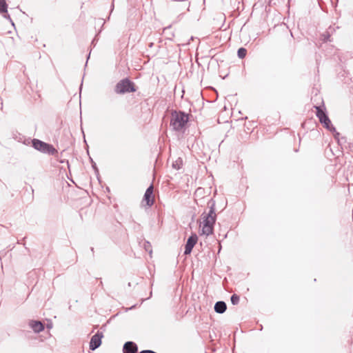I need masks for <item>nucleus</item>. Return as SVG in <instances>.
<instances>
[{"label":"nucleus","instance_id":"f257e3e1","mask_svg":"<svg viewBox=\"0 0 353 353\" xmlns=\"http://www.w3.org/2000/svg\"><path fill=\"white\" fill-rule=\"evenodd\" d=\"M215 221L216 213L213 208H211L208 213H203L201 223L202 234L206 236L211 234L213 232Z\"/></svg>","mask_w":353,"mask_h":353},{"label":"nucleus","instance_id":"f03ea898","mask_svg":"<svg viewBox=\"0 0 353 353\" xmlns=\"http://www.w3.org/2000/svg\"><path fill=\"white\" fill-rule=\"evenodd\" d=\"M188 121V114L181 112H174L172 113L170 125L174 130H181L186 125Z\"/></svg>","mask_w":353,"mask_h":353},{"label":"nucleus","instance_id":"7ed1b4c3","mask_svg":"<svg viewBox=\"0 0 353 353\" xmlns=\"http://www.w3.org/2000/svg\"><path fill=\"white\" fill-rule=\"evenodd\" d=\"M32 145L36 150L44 153L53 154L57 152L52 145L38 139H34L32 141Z\"/></svg>","mask_w":353,"mask_h":353},{"label":"nucleus","instance_id":"20e7f679","mask_svg":"<svg viewBox=\"0 0 353 353\" xmlns=\"http://www.w3.org/2000/svg\"><path fill=\"white\" fill-rule=\"evenodd\" d=\"M134 91L133 83L128 79L122 80L116 86V92L119 94Z\"/></svg>","mask_w":353,"mask_h":353},{"label":"nucleus","instance_id":"39448f33","mask_svg":"<svg viewBox=\"0 0 353 353\" xmlns=\"http://www.w3.org/2000/svg\"><path fill=\"white\" fill-rule=\"evenodd\" d=\"M316 116L319 119L321 123H323L324 126L330 131H335V128L332 125L331 121L327 117V116L325 114V113L319 107H316Z\"/></svg>","mask_w":353,"mask_h":353},{"label":"nucleus","instance_id":"423d86ee","mask_svg":"<svg viewBox=\"0 0 353 353\" xmlns=\"http://www.w3.org/2000/svg\"><path fill=\"white\" fill-rule=\"evenodd\" d=\"M102 337L103 334L99 332L96 334L92 336L90 342V348L92 350H94L101 345Z\"/></svg>","mask_w":353,"mask_h":353},{"label":"nucleus","instance_id":"0eeeda50","mask_svg":"<svg viewBox=\"0 0 353 353\" xmlns=\"http://www.w3.org/2000/svg\"><path fill=\"white\" fill-rule=\"evenodd\" d=\"M197 239L198 237L196 234H192L188 238L185 245V249L184 252L185 254H189L191 253L192 248L197 242Z\"/></svg>","mask_w":353,"mask_h":353},{"label":"nucleus","instance_id":"6e6552de","mask_svg":"<svg viewBox=\"0 0 353 353\" xmlns=\"http://www.w3.org/2000/svg\"><path fill=\"white\" fill-rule=\"evenodd\" d=\"M143 201L146 203V205L148 206H151L154 203V196H153V186L150 185L145 191Z\"/></svg>","mask_w":353,"mask_h":353},{"label":"nucleus","instance_id":"1a4fd4ad","mask_svg":"<svg viewBox=\"0 0 353 353\" xmlns=\"http://www.w3.org/2000/svg\"><path fill=\"white\" fill-rule=\"evenodd\" d=\"M123 353H136L137 352V347L133 342L129 341L124 344Z\"/></svg>","mask_w":353,"mask_h":353},{"label":"nucleus","instance_id":"9d476101","mask_svg":"<svg viewBox=\"0 0 353 353\" xmlns=\"http://www.w3.org/2000/svg\"><path fill=\"white\" fill-rule=\"evenodd\" d=\"M30 326L35 332H40L44 329V326L40 321H31Z\"/></svg>","mask_w":353,"mask_h":353},{"label":"nucleus","instance_id":"9b49d317","mask_svg":"<svg viewBox=\"0 0 353 353\" xmlns=\"http://www.w3.org/2000/svg\"><path fill=\"white\" fill-rule=\"evenodd\" d=\"M226 308V304L223 301H218L214 305V310L219 314L223 313Z\"/></svg>","mask_w":353,"mask_h":353},{"label":"nucleus","instance_id":"f8f14e48","mask_svg":"<svg viewBox=\"0 0 353 353\" xmlns=\"http://www.w3.org/2000/svg\"><path fill=\"white\" fill-rule=\"evenodd\" d=\"M0 12H7V4L5 0H0Z\"/></svg>","mask_w":353,"mask_h":353},{"label":"nucleus","instance_id":"ddd939ff","mask_svg":"<svg viewBox=\"0 0 353 353\" xmlns=\"http://www.w3.org/2000/svg\"><path fill=\"white\" fill-rule=\"evenodd\" d=\"M246 55V50L245 48H241L238 50V56L239 58H243Z\"/></svg>","mask_w":353,"mask_h":353},{"label":"nucleus","instance_id":"4468645a","mask_svg":"<svg viewBox=\"0 0 353 353\" xmlns=\"http://www.w3.org/2000/svg\"><path fill=\"white\" fill-rule=\"evenodd\" d=\"M231 302L233 305L238 304L239 302V296L236 294H233L231 297Z\"/></svg>","mask_w":353,"mask_h":353},{"label":"nucleus","instance_id":"2eb2a0df","mask_svg":"<svg viewBox=\"0 0 353 353\" xmlns=\"http://www.w3.org/2000/svg\"><path fill=\"white\" fill-rule=\"evenodd\" d=\"M182 161L181 159H177L174 163H173L172 166L176 169H179L181 166Z\"/></svg>","mask_w":353,"mask_h":353},{"label":"nucleus","instance_id":"dca6fc26","mask_svg":"<svg viewBox=\"0 0 353 353\" xmlns=\"http://www.w3.org/2000/svg\"><path fill=\"white\" fill-rule=\"evenodd\" d=\"M148 352H149V350H144V351L141 352L140 353H148Z\"/></svg>","mask_w":353,"mask_h":353},{"label":"nucleus","instance_id":"f3484780","mask_svg":"<svg viewBox=\"0 0 353 353\" xmlns=\"http://www.w3.org/2000/svg\"><path fill=\"white\" fill-rule=\"evenodd\" d=\"M148 353H156V352H153V351H152V350H149V352H148Z\"/></svg>","mask_w":353,"mask_h":353}]
</instances>
